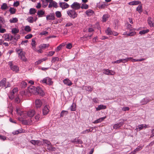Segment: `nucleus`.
I'll list each match as a JSON object with an SVG mask.
<instances>
[{
	"label": "nucleus",
	"instance_id": "f257e3e1",
	"mask_svg": "<svg viewBox=\"0 0 154 154\" xmlns=\"http://www.w3.org/2000/svg\"><path fill=\"white\" fill-rule=\"evenodd\" d=\"M18 90V88H14L12 91H11L10 94L9 95V97L11 99H13L16 96V97L14 99L15 102L17 103H19L20 102V100L19 98L18 95L17 94Z\"/></svg>",
	"mask_w": 154,
	"mask_h": 154
},
{
	"label": "nucleus",
	"instance_id": "f03ea898",
	"mask_svg": "<svg viewBox=\"0 0 154 154\" xmlns=\"http://www.w3.org/2000/svg\"><path fill=\"white\" fill-rule=\"evenodd\" d=\"M15 51L18 54L19 58L22 61L25 62L27 61V59L25 57V52L23 51L22 49L17 48L16 49Z\"/></svg>",
	"mask_w": 154,
	"mask_h": 154
},
{
	"label": "nucleus",
	"instance_id": "7ed1b4c3",
	"mask_svg": "<svg viewBox=\"0 0 154 154\" xmlns=\"http://www.w3.org/2000/svg\"><path fill=\"white\" fill-rule=\"evenodd\" d=\"M67 13L70 17L73 19L76 18L78 15V14L74 9L69 10L67 11Z\"/></svg>",
	"mask_w": 154,
	"mask_h": 154
},
{
	"label": "nucleus",
	"instance_id": "20e7f679",
	"mask_svg": "<svg viewBox=\"0 0 154 154\" xmlns=\"http://www.w3.org/2000/svg\"><path fill=\"white\" fill-rule=\"evenodd\" d=\"M5 87V88L10 87V84L9 82H6V79L3 78L0 82V87Z\"/></svg>",
	"mask_w": 154,
	"mask_h": 154
},
{
	"label": "nucleus",
	"instance_id": "39448f33",
	"mask_svg": "<svg viewBox=\"0 0 154 154\" xmlns=\"http://www.w3.org/2000/svg\"><path fill=\"white\" fill-rule=\"evenodd\" d=\"M8 65L10 69L13 71L15 72H17L19 71V67L17 66L14 64L12 62H9Z\"/></svg>",
	"mask_w": 154,
	"mask_h": 154
},
{
	"label": "nucleus",
	"instance_id": "423d86ee",
	"mask_svg": "<svg viewBox=\"0 0 154 154\" xmlns=\"http://www.w3.org/2000/svg\"><path fill=\"white\" fill-rule=\"evenodd\" d=\"M16 111L17 113L20 115L23 119H26L28 116L27 114H25L24 113L26 112L21 111L20 110L19 108H17V107L16 108Z\"/></svg>",
	"mask_w": 154,
	"mask_h": 154
},
{
	"label": "nucleus",
	"instance_id": "0eeeda50",
	"mask_svg": "<svg viewBox=\"0 0 154 154\" xmlns=\"http://www.w3.org/2000/svg\"><path fill=\"white\" fill-rule=\"evenodd\" d=\"M41 81L42 83H46L49 85H52L53 83V82L51 81V79L48 77L45 78Z\"/></svg>",
	"mask_w": 154,
	"mask_h": 154
},
{
	"label": "nucleus",
	"instance_id": "6e6552de",
	"mask_svg": "<svg viewBox=\"0 0 154 154\" xmlns=\"http://www.w3.org/2000/svg\"><path fill=\"white\" fill-rule=\"evenodd\" d=\"M103 73L104 74L107 75H113L115 73L114 71L108 69H103Z\"/></svg>",
	"mask_w": 154,
	"mask_h": 154
},
{
	"label": "nucleus",
	"instance_id": "1a4fd4ad",
	"mask_svg": "<svg viewBox=\"0 0 154 154\" xmlns=\"http://www.w3.org/2000/svg\"><path fill=\"white\" fill-rule=\"evenodd\" d=\"M48 7L49 8L53 7L55 8H57L58 7V5L57 3L56 2L53 1V0H50Z\"/></svg>",
	"mask_w": 154,
	"mask_h": 154
},
{
	"label": "nucleus",
	"instance_id": "9d476101",
	"mask_svg": "<svg viewBox=\"0 0 154 154\" xmlns=\"http://www.w3.org/2000/svg\"><path fill=\"white\" fill-rule=\"evenodd\" d=\"M38 88H36L34 86H32L29 89V91L31 93L34 94H37Z\"/></svg>",
	"mask_w": 154,
	"mask_h": 154
},
{
	"label": "nucleus",
	"instance_id": "9b49d317",
	"mask_svg": "<svg viewBox=\"0 0 154 154\" xmlns=\"http://www.w3.org/2000/svg\"><path fill=\"white\" fill-rule=\"evenodd\" d=\"M71 7L74 10H77L80 8V5L77 2H74L71 5Z\"/></svg>",
	"mask_w": 154,
	"mask_h": 154
},
{
	"label": "nucleus",
	"instance_id": "f8f14e48",
	"mask_svg": "<svg viewBox=\"0 0 154 154\" xmlns=\"http://www.w3.org/2000/svg\"><path fill=\"white\" fill-rule=\"evenodd\" d=\"M30 142L34 145H36L38 146H40L42 145L41 141L40 140H31Z\"/></svg>",
	"mask_w": 154,
	"mask_h": 154
},
{
	"label": "nucleus",
	"instance_id": "ddd939ff",
	"mask_svg": "<svg viewBox=\"0 0 154 154\" xmlns=\"http://www.w3.org/2000/svg\"><path fill=\"white\" fill-rule=\"evenodd\" d=\"M60 7L62 9H64L69 8V5L67 3L65 2H60L59 3Z\"/></svg>",
	"mask_w": 154,
	"mask_h": 154
},
{
	"label": "nucleus",
	"instance_id": "4468645a",
	"mask_svg": "<svg viewBox=\"0 0 154 154\" xmlns=\"http://www.w3.org/2000/svg\"><path fill=\"white\" fill-rule=\"evenodd\" d=\"M149 127L148 125L145 124H141L138 126V128H136V129H139V131H140L142 130L143 128H149Z\"/></svg>",
	"mask_w": 154,
	"mask_h": 154
},
{
	"label": "nucleus",
	"instance_id": "2eb2a0df",
	"mask_svg": "<svg viewBox=\"0 0 154 154\" xmlns=\"http://www.w3.org/2000/svg\"><path fill=\"white\" fill-rule=\"evenodd\" d=\"M25 114H27L28 116L29 117H32L35 114V112L34 109H31L28 112H25L24 113Z\"/></svg>",
	"mask_w": 154,
	"mask_h": 154
},
{
	"label": "nucleus",
	"instance_id": "dca6fc26",
	"mask_svg": "<svg viewBox=\"0 0 154 154\" xmlns=\"http://www.w3.org/2000/svg\"><path fill=\"white\" fill-rule=\"evenodd\" d=\"M35 107L37 108H40L42 105V103L41 100L38 99L35 100Z\"/></svg>",
	"mask_w": 154,
	"mask_h": 154
},
{
	"label": "nucleus",
	"instance_id": "f3484780",
	"mask_svg": "<svg viewBox=\"0 0 154 154\" xmlns=\"http://www.w3.org/2000/svg\"><path fill=\"white\" fill-rule=\"evenodd\" d=\"M147 20L148 24L151 27L154 26V20L153 19L150 17H149Z\"/></svg>",
	"mask_w": 154,
	"mask_h": 154
},
{
	"label": "nucleus",
	"instance_id": "a211bd4d",
	"mask_svg": "<svg viewBox=\"0 0 154 154\" xmlns=\"http://www.w3.org/2000/svg\"><path fill=\"white\" fill-rule=\"evenodd\" d=\"M124 121V120H123L122 122H121L119 123L115 124L113 126V128L115 129H117L118 128H119L120 127L122 126L124 124L123 122Z\"/></svg>",
	"mask_w": 154,
	"mask_h": 154
},
{
	"label": "nucleus",
	"instance_id": "6ab92c4d",
	"mask_svg": "<svg viewBox=\"0 0 154 154\" xmlns=\"http://www.w3.org/2000/svg\"><path fill=\"white\" fill-rule=\"evenodd\" d=\"M46 19L47 20H55V17L54 14H50L47 15L46 16Z\"/></svg>",
	"mask_w": 154,
	"mask_h": 154
},
{
	"label": "nucleus",
	"instance_id": "aec40b11",
	"mask_svg": "<svg viewBox=\"0 0 154 154\" xmlns=\"http://www.w3.org/2000/svg\"><path fill=\"white\" fill-rule=\"evenodd\" d=\"M71 142L76 143L82 144L83 142L82 140L78 138V137H76L73 140H71Z\"/></svg>",
	"mask_w": 154,
	"mask_h": 154
},
{
	"label": "nucleus",
	"instance_id": "412c9836",
	"mask_svg": "<svg viewBox=\"0 0 154 154\" xmlns=\"http://www.w3.org/2000/svg\"><path fill=\"white\" fill-rule=\"evenodd\" d=\"M49 110L47 106H45L43 109V113L44 115H46L48 114Z\"/></svg>",
	"mask_w": 154,
	"mask_h": 154
},
{
	"label": "nucleus",
	"instance_id": "4be33fe9",
	"mask_svg": "<svg viewBox=\"0 0 154 154\" xmlns=\"http://www.w3.org/2000/svg\"><path fill=\"white\" fill-rule=\"evenodd\" d=\"M106 108V106L105 105H100L96 108V110L97 111H99L102 109H105Z\"/></svg>",
	"mask_w": 154,
	"mask_h": 154
},
{
	"label": "nucleus",
	"instance_id": "5701e85b",
	"mask_svg": "<svg viewBox=\"0 0 154 154\" xmlns=\"http://www.w3.org/2000/svg\"><path fill=\"white\" fill-rule=\"evenodd\" d=\"M63 82L65 84L68 86H70L72 85V83L71 81L68 79H66L64 80Z\"/></svg>",
	"mask_w": 154,
	"mask_h": 154
},
{
	"label": "nucleus",
	"instance_id": "b1692460",
	"mask_svg": "<svg viewBox=\"0 0 154 154\" xmlns=\"http://www.w3.org/2000/svg\"><path fill=\"white\" fill-rule=\"evenodd\" d=\"M85 13L88 16H91L93 15L94 13V12L91 10L88 9L85 12Z\"/></svg>",
	"mask_w": 154,
	"mask_h": 154
},
{
	"label": "nucleus",
	"instance_id": "393cba45",
	"mask_svg": "<svg viewBox=\"0 0 154 154\" xmlns=\"http://www.w3.org/2000/svg\"><path fill=\"white\" fill-rule=\"evenodd\" d=\"M37 14L39 17H41L45 14V12L43 10H38Z\"/></svg>",
	"mask_w": 154,
	"mask_h": 154
},
{
	"label": "nucleus",
	"instance_id": "a878e982",
	"mask_svg": "<svg viewBox=\"0 0 154 154\" xmlns=\"http://www.w3.org/2000/svg\"><path fill=\"white\" fill-rule=\"evenodd\" d=\"M106 118V116L102 117L101 118L97 120H95L93 123L94 124H96L100 122H101L103 121V120L105 119Z\"/></svg>",
	"mask_w": 154,
	"mask_h": 154
},
{
	"label": "nucleus",
	"instance_id": "bb28decb",
	"mask_svg": "<svg viewBox=\"0 0 154 154\" xmlns=\"http://www.w3.org/2000/svg\"><path fill=\"white\" fill-rule=\"evenodd\" d=\"M37 94H39L41 96H43L44 95V93L41 88L38 87L37 92Z\"/></svg>",
	"mask_w": 154,
	"mask_h": 154
},
{
	"label": "nucleus",
	"instance_id": "cd10ccee",
	"mask_svg": "<svg viewBox=\"0 0 154 154\" xmlns=\"http://www.w3.org/2000/svg\"><path fill=\"white\" fill-rule=\"evenodd\" d=\"M140 2L139 1H134L130 2L129 5H136L139 4Z\"/></svg>",
	"mask_w": 154,
	"mask_h": 154
},
{
	"label": "nucleus",
	"instance_id": "c85d7f7f",
	"mask_svg": "<svg viewBox=\"0 0 154 154\" xmlns=\"http://www.w3.org/2000/svg\"><path fill=\"white\" fill-rule=\"evenodd\" d=\"M105 32L108 35H110L112 34V30L109 27L106 30Z\"/></svg>",
	"mask_w": 154,
	"mask_h": 154
},
{
	"label": "nucleus",
	"instance_id": "c756f323",
	"mask_svg": "<svg viewBox=\"0 0 154 154\" xmlns=\"http://www.w3.org/2000/svg\"><path fill=\"white\" fill-rule=\"evenodd\" d=\"M3 37H4L5 40L6 41H10V36L8 34H4L3 35Z\"/></svg>",
	"mask_w": 154,
	"mask_h": 154
},
{
	"label": "nucleus",
	"instance_id": "7c9ffc66",
	"mask_svg": "<svg viewBox=\"0 0 154 154\" xmlns=\"http://www.w3.org/2000/svg\"><path fill=\"white\" fill-rule=\"evenodd\" d=\"M93 127H92L91 128L86 129L84 131L81 132L82 134H85L89 132H92L93 130Z\"/></svg>",
	"mask_w": 154,
	"mask_h": 154
},
{
	"label": "nucleus",
	"instance_id": "2f4dec72",
	"mask_svg": "<svg viewBox=\"0 0 154 154\" xmlns=\"http://www.w3.org/2000/svg\"><path fill=\"white\" fill-rule=\"evenodd\" d=\"M31 45L32 46V48L33 50H36V42L33 39H32Z\"/></svg>",
	"mask_w": 154,
	"mask_h": 154
},
{
	"label": "nucleus",
	"instance_id": "473e14b6",
	"mask_svg": "<svg viewBox=\"0 0 154 154\" xmlns=\"http://www.w3.org/2000/svg\"><path fill=\"white\" fill-rule=\"evenodd\" d=\"M109 17L108 14H104L102 18V21L103 22H105L107 20L108 18Z\"/></svg>",
	"mask_w": 154,
	"mask_h": 154
},
{
	"label": "nucleus",
	"instance_id": "72a5a7b5",
	"mask_svg": "<svg viewBox=\"0 0 154 154\" xmlns=\"http://www.w3.org/2000/svg\"><path fill=\"white\" fill-rule=\"evenodd\" d=\"M19 30L16 28H14L12 29L11 32L12 33L15 34L19 32Z\"/></svg>",
	"mask_w": 154,
	"mask_h": 154
},
{
	"label": "nucleus",
	"instance_id": "f704fd0d",
	"mask_svg": "<svg viewBox=\"0 0 154 154\" xmlns=\"http://www.w3.org/2000/svg\"><path fill=\"white\" fill-rule=\"evenodd\" d=\"M137 11H138L140 13H141L142 12V5H139L137 8Z\"/></svg>",
	"mask_w": 154,
	"mask_h": 154
},
{
	"label": "nucleus",
	"instance_id": "c9c22d12",
	"mask_svg": "<svg viewBox=\"0 0 154 154\" xmlns=\"http://www.w3.org/2000/svg\"><path fill=\"white\" fill-rule=\"evenodd\" d=\"M8 8L7 5L5 3H3L1 6V8L2 10H5Z\"/></svg>",
	"mask_w": 154,
	"mask_h": 154
},
{
	"label": "nucleus",
	"instance_id": "e433bc0d",
	"mask_svg": "<svg viewBox=\"0 0 154 154\" xmlns=\"http://www.w3.org/2000/svg\"><path fill=\"white\" fill-rule=\"evenodd\" d=\"M68 113L67 111L65 110H63L60 113V117H63L65 115H67Z\"/></svg>",
	"mask_w": 154,
	"mask_h": 154
},
{
	"label": "nucleus",
	"instance_id": "4c0bfd02",
	"mask_svg": "<svg viewBox=\"0 0 154 154\" xmlns=\"http://www.w3.org/2000/svg\"><path fill=\"white\" fill-rule=\"evenodd\" d=\"M46 60V58H43L41 59L40 60H38V61H37L35 62V64L38 65L40 63L43 61H45Z\"/></svg>",
	"mask_w": 154,
	"mask_h": 154
},
{
	"label": "nucleus",
	"instance_id": "58836bf2",
	"mask_svg": "<svg viewBox=\"0 0 154 154\" xmlns=\"http://www.w3.org/2000/svg\"><path fill=\"white\" fill-rule=\"evenodd\" d=\"M43 141L44 142V143H45L47 145V146L48 147V146H49L51 145V144L49 141L45 139H43Z\"/></svg>",
	"mask_w": 154,
	"mask_h": 154
},
{
	"label": "nucleus",
	"instance_id": "ea45409f",
	"mask_svg": "<svg viewBox=\"0 0 154 154\" xmlns=\"http://www.w3.org/2000/svg\"><path fill=\"white\" fill-rule=\"evenodd\" d=\"M36 12L35 9L33 8H31L29 10V13L30 14H33Z\"/></svg>",
	"mask_w": 154,
	"mask_h": 154
},
{
	"label": "nucleus",
	"instance_id": "a19ab883",
	"mask_svg": "<svg viewBox=\"0 0 154 154\" xmlns=\"http://www.w3.org/2000/svg\"><path fill=\"white\" fill-rule=\"evenodd\" d=\"M18 20L16 18H13L10 20V22L11 23H17Z\"/></svg>",
	"mask_w": 154,
	"mask_h": 154
},
{
	"label": "nucleus",
	"instance_id": "79ce46f5",
	"mask_svg": "<svg viewBox=\"0 0 154 154\" xmlns=\"http://www.w3.org/2000/svg\"><path fill=\"white\" fill-rule=\"evenodd\" d=\"M64 45V44L63 43L60 44L59 46L57 47L56 50V52H58L59 51H60L61 49V48H62V47Z\"/></svg>",
	"mask_w": 154,
	"mask_h": 154
},
{
	"label": "nucleus",
	"instance_id": "37998d69",
	"mask_svg": "<svg viewBox=\"0 0 154 154\" xmlns=\"http://www.w3.org/2000/svg\"><path fill=\"white\" fill-rule=\"evenodd\" d=\"M149 31V30L148 29L146 30H143L140 31L139 32V34L140 35L144 34H145L148 33Z\"/></svg>",
	"mask_w": 154,
	"mask_h": 154
},
{
	"label": "nucleus",
	"instance_id": "c03bdc74",
	"mask_svg": "<svg viewBox=\"0 0 154 154\" xmlns=\"http://www.w3.org/2000/svg\"><path fill=\"white\" fill-rule=\"evenodd\" d=\"M16 11V9L14 8H11L9 9V11L11 14H14Z\"/></svg>",
	"mask_w": 154,
	"mask_h": 154
},
{
	"label": "nucleus",
	"instance_id": "a18cd8bd",
	"mask_svg": "<svg viewBox=\"0 0 154 154\" xmlns=\"http://www.w3.org/2000/svg\"><path fill=\"white\" fill-rule=\"evenodd\" d=\"M49 46L48 44H43L42 45H40L39 46V48H48Z\"/></svg>",
	"mask_w": 154,
	"mask_h": 154
},
{
	"label": "nucleus",
	"instance_id": "49530a36",
	"mask_svg": "<svg viewBox=\"0 0 154 154\" xmlns=\"http://www.w3.org/2000/svg\"><path fill=\"white\" fill-rule=\"evenodd\" d=\"M17 36L18 37L17 38L15 36H13L12 35H11L10 37V40L11 41L14 40V39L16 40L18 39L19 38L20 35H17Z\"/></svg>",
	"mask_w": 154,
	"mask_h": 154
},
{
	"label": "nucleus",
	"instance_id": "de8ad7c7",
	"mask_svg": "<svg viewBox=\"0 0 154 154\" xmlns=\"http://www.w3.org/2000/svg\"><path fill=\"white\" fill-rule=\"evenodd\" d=\"M76 105L73 103L70 107V110L71 111H75L76 110Z\"/></svg>",
	"mask_w": 154,
	"mask_h": 154
},
{
	"label": "nucleus",
	"instance_id": "09e8293b",
	"mask_svg": "<svg viewBox=\"0 0 154 154\" xmlns=\"http://www.w3.org/2000/svg\"><path fill=\"white\" fill-rule=\"evenodd\" d=\"M80 8L82 9H87L88 8V6L86 4H82L81 7L80 6Z\"/></svg>",
	"mask_w": 154,
	"mask_h": 154
},
{
	"label": "nucleus",
	"instance_id": "8fccbe9b",
	"mask_svg": "<svg viewBox=\"0 0 154 154\" xmlns=\"http://www.w3.org/2000/svg\"><path fill=\"white\" fill-rule=\"evenodd\" d=\"M59 59L58 57H54L53 58L52 60L51 61V63H55L56 61H59Z\"/></svg>",
	"mask_w": 154,
	"mask_h": 154
},
{
	"label": "nucleus",
	"instance_id": "3c124183",
	"mask_svg": "<svg viewBox=\"0 0 154 154\" xmlns=\"http://www.w3.org/2000/svg\"><path fill=\"white\" fill-rule=\"evenodd\" d=\"M27 21L30 23H33L34 22L33 18V17H29L27 19Z\"/></svg>",
	"mask_w": 154,
	"mask_h": 154
},
{
	"label": "nucleus",
	"instance_id": "603ef678",
	"mask_svg": "<svg viewBox=\"0 0 154 154\" xmlns=\"http://www.w3.org/2000/svg\"><path fill=\"white\" fill-rule=\"evenodd\" d=\"M55 13L56 17L58 18H60L62 16L61 13L59 11H57Z\"/></svg>",
	"mask_w": 154,
	"mask_h": 154
},
{
	"label": "nucleus",
	"instance_id": "864d4df0",
	"mask_svg": "<svg viewBox=\"0 0 154 154\" xmlns=\"http://www.w3.org/2000/svg\"><path fill=\"white\" fill-rule=\"evenodd\" d=\"M25 30L26 32H29L31 31V29L29 26H26L25 27Z\"/></svg>",
	"mask_w": 154,
	"mask_h": 154
},
{
	"label": "nucleus",
	"instance_id": "5fc2aeb1",
	"mask_svg": "<svg viewBox=\"0 0 154 154\" xmlns=\"http://www.w3.org/2000/svg\"><path fill=\"white\" fill-rule=\"evenodd\" d=\"M85 89L87 91H91L92 90V88L91 86H85Z\"/></svg>",
	"mask_w": 154,
	"mask_h": 154
},
{
	"label": "nucleus",
	"instance_id": "6e6d98bb",
	"mask_svg": "<svg viewBox=\"0 0 154 154\" xmlns=\"http://www.w3.org/2000/svg\"><path fill=\"white\" fill-rule=\"evenodd\" d=\"M136 33L135 32H131L129 33H127L126 35L127 36H133L135 35Z\"/></svg>",
	"mask_w": 154,
	"mask_h": 154
},
{
	"label": "nucleus",
	"instance_id": "4d7b16f0",
	"mask_svg": "<svg viewBox=\"0 0 154 154\" xmlns=\"http://www.w3.org/2000/svg\"><path fill=\"white\" fill-rule=\"evenodd\" d=\"M143 147L142 146H138L134 150V152H136L137 151H138L142 149Z\"/></svg>",
	"mask_w": 154,
	"mask_h": 154
},
{
	"label": "nucleus",
	"instance_id": "13d9d810",
	"mask_svg": "<svg viewBox=\"0 0 154 154\" xmlns=\"http://www.w3.org/2000/svg\"><path fill=\"white\" fill-rule=\"evenodd\" d=\"M25 132L23 131V130L22 129L19 130H17L15 132H14L13 134H17L19 133H24Z\"/></svg>",
	"mask_w": 154,
	"mask_h": 154
},
{
	"label": "nucleus",
	"instance_id": "bf43d9fd",
	"mask_svg": "<svg viewBox=\"0 0 154 154\" xmlns=\"http://www.w3.org/2000/svg\"><path fill=\"white\" fill-rule=\"evenodd\" d=\"M5 20L4 18L0 16V24H4Z\"/></svg>",
	"mask_w": 154,
	"mask_h": 154
},
{
	"label": "nucleus",
	"instance_id": "052dcab7",
	"mask_svg": "<svg viewBox=\"0 0 154 154\" xmlns=\"http://www.w3.org/2000/svg\"><path fill=\"white\" fill-rule=\"evenodd\" d=\"M122 63V59H120L119 60H117L116 61H113L112 62V63Z\"/></svg>",
	"mask_w": 154,
	"mask_h": 154
},
{
	"label": "nucleus",
	"instance_id": "680f3d73",
	"mask_svg": "<svg viewBox=\"0 0 154 154\" xmlns=\"http://www.w3.org/2000/svg\"><path fill=\"white\" fill-rule=\"evenodd\" d=\"M27 83L23 81L21 83V85L22 87L25 88L27 86Z\"/></svg>",
	"mask_w": 154,
	"mask_h": 154
},
{
	"label": "nucleus",
	"instance_id": "e2e57ef3",
	"mask_svg": "<svg viewBox=\"0 0 154 154\" xmlns=\"http://www.w3.org/2000/svg\"><path fill=\"white\" fill-rule=\"evenodd\" d=\"M32 36V35L31 34H29L26 35L25 38L26 39H29L31 38Z\"/></svg>",
	"mask_w": 154,
	"mask_h": 154
},
{
	"label": "nucleus",
	"instance_id": "0e129e2a",
	"mask_svg": "<svg viewBox=\"0 0 154 154\" xmlns=\"http://www.w3.org/2000/svg\"><path fill=\"white\" fill-rule=\"evenodd\" d=\"M72 45L71 43H69L66 46V48L68 49H70L72 48Z\"/></svg>",
	"mask_w": 154,
	"mask_h": 154
},
{
	"label": "nucleus",
	"instance_id": "69168bd1",
	"mask_svg": "<svg viewBox=\"0 0 154 154\" xmlns=\"http://www.w3.org/2000/svg\"><path fill=\"white\" fill-rule=\"evenodd\" d=\"M40 117V116L39 114L36 115L35 117V119L36 120V121H37L39 120V119Z\"/></svg>",
	"mask_w": 154,
	"mask_h": 154
},
{
	"label": "nucleus",
	"instance_id": "338daca9",
	"mask_svg": "<svg viewBox=\"0 0 154 154\" xmlns=\"http://www.w3.org/2000/svg\"><path fill=\"white\" fill-rule=\"evenodd\" d=\"M40 49H37L36 48V50H34L35 51H36L38 53H42L43 52V51L41 49V48H39Z\"/></svg>",
	"mask_w": 154,
	"mask_h": 154
},
{
	"label": "nucleus",
	"instance_id": "774afa93",
	"mask_svg": "<svg viewBox=\"0 0 154 154\" xmlns=\"http://www.w3.org/2000/svg\"><path fill=\"white\" fill-rule=\"evenodd\" d=\"M6 32V30L5 29H2V28L0 29V32L1 33H4Z\"/></svg>",
	"mask_w": 154,
	"mask_h": 154
}]
</instances>
